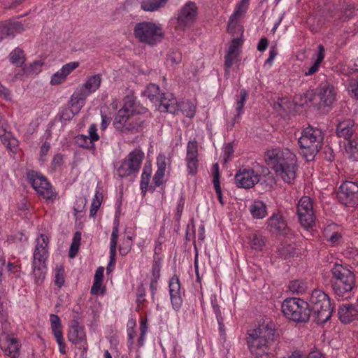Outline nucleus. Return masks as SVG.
Segmentation results:
<instances>
[{"label": "nucleus", "mask_w": 358, "mask_h": 358, "mask_svg": "<svg viewBox=\"0 0 358 358\" xmlns=\"http://www.w3.org/2000/svg\"><path fill=\"white\" fill-rule=\"evenodd\" d=\"M264 161L285 182L294 181L298 168L297 158L290 150L280 147L269 148L265 152Z\"/></svg>", "instance_id": "nucleus-1"}, {"label": "nucleus", "mask_w": 358, "mask_h": 358, "mask_svg": "<svg viewBox=\"0 0 358 358\" xmlns=\"http://www.w3.org/2000/svg\"><path fill=\"white\" fill-rule=\"evenodd\" d=\"M274 329L268 322H262L248 331L246 343L255 358H265L271 351Z\"/></svg>", "instance_id": "nucleus-2"}, {"label": "nucleus", "mask_w": 358, "mask_h": 358, "mask_svg": "<svg viewBox=\"0 0 358 358\" xmlns=\"http://www.w3.org/2000/svg\"><path fill=\"white\" fill-rule=\"evenodd\" d=\"M145 113L146 108L136 103L133 95H128L124 99L123 106L119 110L113 124L121 131L137 130L144 121L141 115Z\"/></svg>", "instance_id": "nucleus-3"}, {"label": "nucleus", "mask_w": 358, "mask_h": 358, "mask_svg": "<svg viewBox=\"0 0 358 358\" xmlns=\"http://www.w3.org/2000/svg\"><path fill=\"white\" fill-rule=\"evenodd\" d=\"M324 136L321 129L305 128L299 138L301 154L307 161H312L322 148Z\"/></svg>", "instance_id": "nucleus-4"}, {"label": "nucleus", "mask_w": 358, "mask_h": 358, "mask_svg": "<svg viewBox=\"0 0 358 358\" xmlns=\"http://www.w3.org/2000/svg\"><path fill=\"white\" fill-rule=\"evenodd\" d=\"M332 288L338 296L350 293L355 285L354 273L341 264L335 262L331 268Z\"/></svg>", "instance_id": "nucleus-5"}, {"label": "nucleus", "mask_w": 358, "mask_h": 358, "mask_svg": "<svg viewBox=\"0 0 358 358\" xmlns=\"http://www.w3.org/2000/svg\"><path fill=\"white\" fill-rule=\"evenodd\" d=\"M308 303L317 323H324L331 317L334 308L329 296L322 290L313 291Z\"/></svg>", "instance_id": "nucleus-6"}, {"label": "nucleus", "mask_w": 358, "mask_h": 358, "mask_svg": "<svg viewBox=\"0 0 358 358\" xmlns=\"http://www.w3.org/2000/svg\"><path fill=\"white\" fill-rule=\"evenodd\" d=\"M282 310L288 319L299 322L308 321L310 314L308 302L299 298L285 299L282 304Z\"/></svg>", "instance_id": "nucleus-7"}, {"label": "nucleus", "mask_w": 358, "mask_h": 358, "mask_svg": "<svg viewBox=\"0 0 358 358\" xmlns=\"http://www.w3.org/2000/svg\"><path fill=\"white\" fill-rule=\"evenodd\" d=\"M134 35L140 42L153 45L163 38L164 32L161 27L153 22H142L135 25Z\"/></svg>", "instance_id": "nucleus-8"}, {"label": "nucleus", "mask_w": 358, "mask_h": 358, "mask_svg": "<svg viewBox=\"0 0 358 358\" xmlns=\"http://www.w3.org/2000/svg\"><path fill=\"white\" fill-rule=\"evenodd\" d=\"M144 152L140 149L131 151L116 167L117 174L120 178L130 176L138 172Z\"/></svg>", "instance_id": "nucleus-9"}, {"label": "nucleus", "mask_w": 358, "mask_h": 358, "mask_svg": "<svg viewBox=\"0 0 358 358\" xmlns=\"http://www.w3.org/2000/svg\"><path fill=\"white\" fill-rule=\"evenodd\" d=\"M68 340L75 345L77 348L76 358H86L87 343L84 327L77 321H73L69 326Z\"/></svg>", "instance_id": "nucleus-10"}, {"label": "nucleus", "mask_w": 358, "mask_h": 358, "mask_svg": "<svg viewBox=\"0 0 358 358\" xmlns=\"http://www.w3.org/2000/svg\"><path fill=\"white\" fill-rule=\"evenodd\" d=\"M262 173H259L250 168L242 167L235 175V183L238 187L249 189L254 187L260 180L262 176H265L268 173L266 167L262 166Z\"/></svg>", "instance_id": "nucleus-11"}, {"label": "nucleus", "mask_w": 358, "mask_h": 358, "mask_svg": "<svg viewBox=\"0 0 358 358\" xmlns=\"http://www.w3.org/2000/svg\"><path fill=\"white\" fill-rule=\"evenodd\" d=\"M154 94H148L150 100L158 107L160 112L176 113L179 110V105L176 99L170 91H154Z\"/></svg>", "instance_id": "nucleus-12"}, {"label": "nucleus", "mask_w": 358, "mask_h": 358, "mask_svg": "<svg viewBox=\"0 0 358 358\" xmlns=\"http://www.w3.org/2000/svg\"><path fill=\"white\" fill-rule=\"evenodd\" d=\"M27 179L33 188L47 201H53L56 199L57 193L45 177L31 171L27 173Z\"/></svg>", "instance_id": "nucleus-13"}, {"label": "nucleus", "mask_w": 358, "mask_h": 358, "mask_svg": "<svg viewBox=\"0 0 358 358\" xmlns=\"http://www.w3.org/2000/svg\"><path fill=\"white\" fill-rule=\"evenodd\" d=\"M314 97L313 91H303L301 93L297 94L293 102L291 103L286 98H281L278 100L273 105V108L277 111L290 110L292 109V105L296 106H310L313 101Z\"/></svg>", "instance_id": "nucleus-14"}, {"label": "nucleus", "mask_w": 358, "mask_h": 358, "mask_svg": "<svg viewBox=\"0 0 358 358\" xmlns=\"http://www.w3.org/2000/svg\"><path fill=\"white\" fill-rule=\"evenodd\" d=\"M297 215L301 226L308 229L315 224V216L311 199L304 196L301 198L297 206Z\"/></svg>", "instance_id": "nucleus-15"}, {"label": "nucleus", "mask_w": 358, "mask_h": 358, "mask_svg": "<svg viewBox=\"0 0 358 358\" xmlns=\"http://www.w3.org/2000/svg\"><path fill=\"white\" fill-rule=\"evenodd\" d=\"M338 198L345 206H354L358 204V185L350 181H345L339 188Z\"/></svg>", "instance_id": "nucleus-16"}, {"label": "nucleus", "mask_w": 358, "mask_h": 358, "mask_svg": "<svg viewBox=\"0 0 358 358\" xmlns=\"http://www.w3.org/2000/svg\"><path fill=\"white\" fill-rule=\"evenodd\" d=\"M197 15V7L194 2L187 3L180 10L177 18L176 29L185 30L190 27L195 22Z\"/></svg>", "instance_id": "nucleus-17"}, {"label": "nucleus", "mask_w": 358, "mask_h": 358, "mask_svg": "<svg viewBox=\"0 0 358 358\" xmlns=\"http://www.w3.org/2000/svg\"><path fill=\"white\" fill-rule=\"evenodd\" d=\"M0 348L11 358H17L20 355L21 343L13 336L3 334L0 336Z\"/></svg>", "instance_id": "nucleus-18"}, {"label": "nucleus", "mask_w": 358, "mask_h": 358, "mask_svg": "<svg viewBox=\"0 0 358 358\" xmlns=\"http://www.w3.org/2000/svg\"><path fill=\"white\" fill-rule=\"evenodd\" d=\"M198 143L196 141H189L187 145L186 165L188 174L195 176L199 168Z\"/></svg>", "instance_id": "nucleus-19"}, {"label": "nucleus", "mask_w": 358, "mask_h": 358, "mask_svg": "<svg viewBox=\"0 0 358 358\" xmlns=\"http://www.w3.org/2000/svg\"><path fill=\"white\" fill-rule=\"evenodd\" d=\"M99 136L97 133L96 125L92 124L88 129V135L79 134L76 137V143L80 147L88 149L94 150V142L98 141Z\"/></svg>", "instance_id": "nucleus-20"}, {"label": "nucleus", "mask_w": 358, "mask_h": 358, "mask_svg": "<svg viewBox=\"0 0 358 358\" xmlns=\"http://www.w3.org/2000/svg\"><path fill=\"white\" fill-rule=\"evenodd\" d=\"M169 287L172 307L176 311H178L182 306V299L181 296L180 283L177 276H173L170 279Z\"/></svg>", "instance_id": "nucleus-21"}, {"label": "nucleus", "mask_w": 358, "mask_h": 358, "mask_svg": "<svg viewBox=\"0 0 358 358\" xmlns=\"http://www.w3.org/2000/svg\"><path fill=\"white\" fill-rule=\"evenodd\" d=\"M0 141L13 155H15L19 150L18 140L3 126L0 127Z\"/></svg>", "instance_id": "nucleus-22"}, {"label": "nucleus", "mask_w": 358, "mask_h": 358, "mask_svg": "<svg viewBox=\"0 0 358 358\" xmlns=\"http://www.w3.org/2000/svg\"><path fill=\"white\" fill-rule=\"evenodd\" d=\"M48 259L34 257L32 264V275L36 283H42L45 279L47 273L46 262Z\"/></svg>", "instance_id": "nucleus-23"}, {"label": "nucleus", "mask_w": 358, "mask_h": 358, "mask_svg": "<svg viewBox=\"0 0 358 358\" xmlns=\"http://www.w3.org/2000/svg\"><path fill=\"white\" fill-rule=\"evenodd\" d=\"M338 317L342 323L348 324L353 321L358 315L355 305L343 304L338 309Z\"/></svg>", "instance_id": "nucleus-24"}, {"label": "nucleus", "mask_w": 358, "mask_h": 358, "mask_svg": "<svg viewBox=\"0 0 358 358\" xmlns=\"http://www.w3.org/2000/svg\"><path fill=\"white\" fill-rule=\"evenodd\" d=\"M268 227L272 233L283 234L287 229V224L279 213L273 214L267 221Z\"/></svg>", "instance_id": "nucleus-25"}, {"label": "nucleus", "mask_w": 358, "mask_h": 358, "mask_svg": "<svg viewBox=\"0 0 358 358\" xmlns=\"http://www.w3.org/2000/svg\"><path fill=\"white\" fill-rule=\"evenodd\" d=\"M49 237L47 234H41L36 239V248L34 257L45 258L48 257Z\"/></svg>", "instance_id": "nucleus-26"}, {"label": "nucleus", "mask_w": 358, "mask_h": 358, "mask_svg": "<svg viewBox=\"0 0 358 358\" xmlns=\"http://www.w3.org/2000/svg\"><path fill=\"white\" fill-rule=\"evenodd\" d=\"M356 131V125L353 120H345L340 122L336 127L337 136L346 140L350 138Z\"/></svg>", "instance_id": "nucleus-27"}, {"label": "nucleus", "mask_w": 358, "mask_h": 358, "mask_svg": "<svg viewBox=\"0 0 358 358\" xmlns=\"http://www.w3.org/2000/svg\"><path fill=\"white\" fill-rule=\"evenodd\" d=\"M117 238H118V225L117 224H115L110 238V260L108 262V265L107 266V272L110 273L113 271V267L115 264V257H116V250H117Z\"/></svg>", "instance_id": "nucleus-28"}, {"label": "nucleus", "mask_w": 358, "mask_h": 358, "mask_svg": "<svg viewBox=\"0 0 358 358\" xmlns=\"http://www.w3.org/2000/svg\"><path fill=\"white\" fill-rule=\"evenodd\" d=\"M324 236L332 245H338L341 243L342 236L338 227L335 224H331L324 229Z\"/></svg>", "instance_id": "nucleus-29"}, {"label": "nucleus", "mask_w": 358, "mask_h": 358, "mask_svg": "<svg viewBox=\"0 0 358 358\" xmlns=\"http://www.w3.org/2000/svg\"><path fill=\"white\" fill-rule=\"evenodd\" d=\"M86 95L83 91H76L71 96L70 100V109L72 114L79 113L85 103Z\"/></svg>", "instance_id": "nucleus-30"}, {"label": "nucleus", "mask_w": 358, "mask_h": 358, "mask_svg": "<svg viewBox=\"0 0 358 358\" xmlns=\"http://www.w3.org/2000/svg\"><path fill=\"white\" fill-rule=\"evenodd\" d=\"M162 268V261L155 259L153 262L151 271V278L150 287L152 295L155 294L157 289L158 280L160 277V270Z\"/></svg>", "instance_id": "nucleus-31"}, {"label": "nucleus", "mask_w": 358, "mask_h": 358, "mask_svg": "<svg viewBox=\"0 0 358 358\" xmlns=\"http://www.w3.org/2000/svg\"><path fill=\"white\" fill-rule=\"evenodd\" d=\"M249 209L254 218L262 219L267 215L266 206L260 200L254 201L250 206Z\"/></svg>", "instance_id": "nucleus-32"}, {"label": "nucleus", "mask_w": 358, "mask_h": 358, "mask_svg": "<svg viewBox=\"0 0 358 358\" xmlns=\"http://www.w3.org/2000/svg\"><path fill=\"white\" fill-rule=\"evenodd\" d=\"M21 26V22L15 20L9 22H0V41L5 36L13 34L14 29H20Z\"/></svg>", "instance_id": "nucleus-33"}, {"label": "nucleus", "mask_w": 358, "mask_h": 358, "mask_svg": "<svg viewBox=\"0 0 358 358\" xmlns=\"http://www.w3.org/2000/svg\"><path fill=\"white\" fill-rule=\"evenodd\" d=\"M152 175V169L150 166H145L141 177V189L143 192L145 193L147 191L150 190L153 192L155 187H149V182Z\"/></svg>", "instance_id": "nucleus-34"}, {"label": "nucleus", "mask_w": 358, "mask_h": 358, "mask_svg": "<svg viewBox=\"0 0 358 358\" xmlns=\"http://www.w3.org/2000/svg\"><path fill=\"white\" fill-rule=\"evenodd\" d=\"M167 1L168 0H143L141 7L145 11L154 12L164 7Z\"/></svg>", "instance_id": "nucleus-35"}, {"label": "nucleus", "mask_w": 358, "mask_h": 358, "mask_svg": "<svg viewBox=\"0 0 358 358\" xmlns=\"http://www.w3.org/2000/svg\"><path fill=\"white\" fill-rule=\"evenodd\" d=\"M248 97L246 91H240L238 94L235 96L234 107L236 111L235 120H239L241 115L243 113V106Z\"/></svg>", "instance_id": "nucleus-36"}, {"label": "nucleus", "mask_w": 358, "mask_h": 358, "mask_svg": "<svg viewBox=\"0 0 358 358\" xmlns=\"http://www.w3.org/2000/svg\"><path fill=\"white\" fill-rule=\"evenodd\" d=\"M345 156L353 162L358 161V148L355 141L348 140L344 145Z\"/></svg>", "instance_id": "nucleus-37"}, {"label": "nucleus", "mask_w": 358, "mask_h": 358, "mask_svg": "<svg viewBox=\"0 0 358 358\" xmlns=\"http://www.w3.org/2000/svg\"><path fill=\"white\" fill-rule=\"evenodd\" d=\"M102 201L103 194L101 189L97 187L90 206V215L91 217H94L96 215V213L101 205Z\"/></svg>", "instance_id": "nucleus-38"}, {"label": "nucleus", "mask_w": 358, "mask_h": 358, "mask_svg": "<svg viewBox=\"0 0 358 358\" xmlns=\"http://www.w3.org/2000/svg\"><path fill=\"white\" fill-rule=\"evenodd\" d=\"M50 327L55 338L63 336V329L61 324L60 318L55 314L50 315Z\"/></svg>", "instance_id": "nucleus-39"}, {"label": "nucleus", "mask_w": 358, "mask_h": 358, "mask_svg": "<svg viewBox=\"0 0 358 358\" xmlns=\"http://www.w3.org/2000/svg\"><path fill=\"white\" fill-rule=\"evenodd\" d=\"M248 243L252 249L262 250L264 246V241L262 236L257 234H252L247 237Z\"/></svg>", "instance_id": "nucleus-40"}, {"label": "nucleus", "mask_w": 358, "mask_h": 358, "mask_svg": "<svg viewBox=\"0 0 358 358\" xmlns=\"http://www.w3.org/2000/svg\"><path fill=\"white\" fill-rule=\"evenodd\" d=\"M324 57V48L322 45H318V55L317 58L315 60L313 65L308 69V72H306V75L310 76L314 74L317 70L318 68L323 61Z\"/></svg>", "instance_id": "nucleus-41"}, {"label": "nucleus", "mask_w": 358, "mask_h": 358, "mask_svg": "<svg viewBox=\"0 0 358 358\" xmlns=\"http://www.w3.org/2000/svg\"><path fill=\"white\" fill-rule=\"evenodd\" d=\"M101 75L96 74L87 78L84 85L86 90H96L101 87Z\"/></svg>", "instance_id": "nucleus-42"}, {"label": "nucleus", "mask_w": 358, "mask_h": 358, "mask_svg": "<svg viewBox=\"0 0 358 358\" xmlns=\"http://www.w3.org/2000/svg\"><path fill=\"white\" fill-rule=\"evenodd\" d=\"M179 105V110L188 117H194L195 114V105L190 101H182Z\"/></svg>", "instance_id": "nucleus-43"}, {"label": "nucleus", "mask_w": 358, "mask_h": 358, "mask_svg": "<svg viewBox=\"0 0 358 358\" xmlns=\"http://www.w3.org/2000/svg\"><path fill=\"white\" fill-rule=\"evenodd\" d=\"M320 106H330L334 101L335 94L334 91H320L319 94Z\"/></svg>", "instance_id": "nucleus-44"}, {"label": "nucleus", "mask_w": 358, "mask_h": 358, "mask_svg": "<svg viewBox=\"0 0 358 358\" xmlns=\"http://www.w3.org/2000/svg\"><path fill=\"white\" fill-rule=\"evenodd\" d=\"M54 282L59 288L64 283V269L62 266H57L54 271Z\"/></svg>", "instance_id": "nucleus-45"}, {"label": "nucleus", "mask_w": 358, "mask_h": 358, "mask_svg": "<svg viewBox=\"0 0 358 358\" xmlns=\"http://www.w3.org/2000/svg\"><path fill=\"white\" fill-rule=\"evenodd\" d=\"M43 64L41 61H35L29 64L28 66L24 67V74L32 75L38 73L41 71Z\"/></svg>", "instance_id": "nucleus-46"}, {"label": "nucleus", "mask_w": 358, "mask_h": 358, "mask_svg": "<svg viewBox=\"0 0 358 358\" xmlns=\"http://www.w3.org/2000/svg\"><path fill=\"white\" fill-rule=\"evenodd\" d=\"M22 58V50L20 48H16L10 54V62L17 66H21L22 65V62L21 61Z\"/></svg>", "instance_id": "nucleus-47"}, {"label": "nucleus", "mask_w": 358, "mask_h": 358, "mask_svg": "<svg viewBox=\"0 0 358 358\" xmlns=\"http://www.w3.org/2000/svg\"><path fill=\"white\" fill-rule=\"evenodd\" d=\"M103 281L95 280L93 281V285L91 287V294L94 295H103L105 293L106 289L102 284Z\"/></svg>", "instance_id": "nucleus-48"}, {"label": "nucleus", "mask_w": 358, "mask_h": 358, "mask_svg": "<svg viewBox=\"0 0 358 358\" xmlns=\"http://www.w3.org/2000/svg\"><path fill=\"white\" fill-rule=\"evenodd\" d=\"M242 45V39L241 38H234L229 47L227 52L239 55L240 47Z\"/></svg>", "instance_id": "nucleus-49"}, {"label": "nucleus", "mask_w": 358, "mask_h": 358, "mask_svg": "<svg viewBox=\"0 0 358 358\" xmlns=\"http://www.w3.org/2000/svg\"><path fill=\"white\" fill-rule=\"evenodd\" d=\"M289 289L294 293H301L305 290V284L300 280H293L290 282Z\"/></svg>", "instance_id": "nucleus-50"}, {"label": "nucleus", "mask_w": 358, "mask_h": 358, "mask_svg": "<svg viewBox=\"0 0 358 358\" xmlns=\"http://www.w3.org/2000/svg\"><path fill=\"white\" fill-rule=\"evenodd\" d=\"M78 66L79 63L78 62H70L64 65L59 71L65 78H66L67 76L78 68Z\"/></svg>", "instance_id": "nucleus-51"}, {"label": "nucleus", "mask_w": 358, "mask_h": 358, "mask_svg": "<svg viewBox=\"0 0 358 358\" xmlns=\"http://www.w3.org/2000/svg\"><path fill=\"white\" fill-rule=\"evenodd\" d=\"M164 176V171L157 170L152 179L155 187H158L163 184Z\"/></svg>", "instance_id": "nucleus-52"}, {"label": "nucleus", "mask_w": 358, "mask_h": 358, "mask_svg": "<svg viewBox=\"0 0 358 358\" xmlns=\"http://www.w3.org/2000/svg\"><path fill=\"white\" fill-rule=\"evenodd\" d=\"M238 57V55L231 54L227 52L225 56V62L224 65L226 66V72L228 73L229 69L234 64L236 59Z\"/></svg>", "instance_id": "nucleus-53"}, {"label": "nucleus", "mask_w": 358, "mask_h": 358, "mask_svg": "<svg viewBox=\"0 0 358 358\" xmlns=\"http://www.w3.org/2000/svg\"><path fill=\"white\" fill-rule=\"evenodd\" d=\"M66 80L65 77L62 74L60 71H57L52 75L50 80V83L52 85H59L64 82Z\"/></svg>", "instance_id": "nucleus-54"}, {"label": "nucleus", "mask_w": 358, "mask_h": 358, "mask_svg": "<svg viewBox=\"0 0 358 358\" xmlns=\"http://www.w3.org/2000/svg\"><path fill=\"white\" fill-rule=\"evenodd\" d=\"M166 158L164 154H159L157 157V170L166 171Z\"/></svg>", "instance_id": "nucleus-55"}, {"label": "nucleus", "mask_w": 358, "mask_h": 358, "mask_svg": "<svg viewBox=\"0 0 358 358\" xmlns=\"http://www.w3.org/2000/svg\"><path fill=\"white\" fill-rule=\"evenodd\" d=\"M50 143L45 142L43 143L40 148V160L41 161H45L46 159V157L48 154V152L50 150Z\"/></svg>", "instance_id": "nucleus-56"}, {"label": "nucleus", "mask_w": 358, "mask_h": 358, "mask_svg": "<svg viewBox=\"0 0 358 358\" xmlns=\"http://www.w3.org/2000/svg\"><path fill=\"white\" fill-rule=\"evenodd\" d=\"M237 25H238L237 17H233V14H232L231 15V17H229V20L228 22V24H227V32L233 34L234 31L236 28Z\"/></svg>", "instance_id": "nucleus-57"}, {"label": "nucleus", "mask_w": 358, "mask_h": 358, "mask_svg": "<svg viewBox=\"0 0 358 358\" xmlns=\"http://www.w3.org/2000/svg\"><path fill=\"white\" fill-rule=\"evenodd\" d=\"M182 60V55L179 52H172L168 56V61L171 64H178Z\"/></svg>", "instance_id": "nucleus-58"}, {"label": "nucleus", "mask_w": 358, "mask_h": 358, "mask_svg": "<svg viewBox=\"0 0 358 358\" xmlns=\"http://www.w3.org/2000/svg\"><path fill=\"white\" fill-rule=\"evenodd\" d=\"M248 6L242 4L241 3H238L236 6V10L233 13V17H238V16L243 15L245 13Z\"/></svg>", "instance_id": "nucleus-59"}, {"label": "nucleus", "mask_w": 358, "mask_h": 358, "mask_svg": "<svg viewBox=\"0 0 358 358\" xmlns=\"http://www.w3.org/2000/svg\"><path fill=\"white\" fill-rule=\"evenodd\" d=\"M213 311L216 315L217 322L220 326V330H222V326H223V320L221 315V310L220 309V307L218 305H214V307H213Z\"/></svg>", "instance_id": "nucleus-60"}, {"label": "nucleus", "mask_w": 358, "mask_h": 358, "mask_svg": "<svg viewBox=\"0 0 358 358\" xmlns=\"http://www.w3.org/2000/svg\"><path fill=\"white\" fill-rule=\"evenodd\" d=\"M63 163V156L60 154L55 155L53 157L52 165L54 169H57L61 166Z\"/></svg>", "instance_id": "nucleus-61"}, {"label": "nucleus", "mask_w": 358, "mask_h": 358, "mask_svg": "<svg viewBox=\"0 0 358 358\" xmlns=\"http://www.w3.org/2000/svg\"><path fill=\"white\" fill-rule=\"evenodd\" d=\"M140 331L141 334V338H143L148 331L147 320L144 318H141L140 320Z\"/></svg>", "instance_id": "nucleus-62"}, {"label": "nucleus", "mask_w": 358, "mask_h": 358, "mask_svg": "<svg viewBox=\"0 0 358 358\" xmlns=\"http://www.w3.org/2000/svg\"><path fill=\"white\" fill-rule=\"evenodd\" d=\"M268 45V41L266 38H262L257 45V50L260 52L266 50Z\"/></svg>", "instance_id": "nucleus-63"}, {"label": "nucleus", "mask_w": 358, "mask_h": 358, "mask_svg": "<svg viewBox=\"0 0 358 358\" xmlns=\"http://www.w3.org/2000/svg\"><path fill=\"white\" fill-rule=\"evenodd\" d=\"M55 339H56V341L59 346V350L60 353L62 355H65L66 354V347H65L64 336L59 337V338H56Z\"/></svg>", "instance_id": "nucleus-64"}]
</instances>
